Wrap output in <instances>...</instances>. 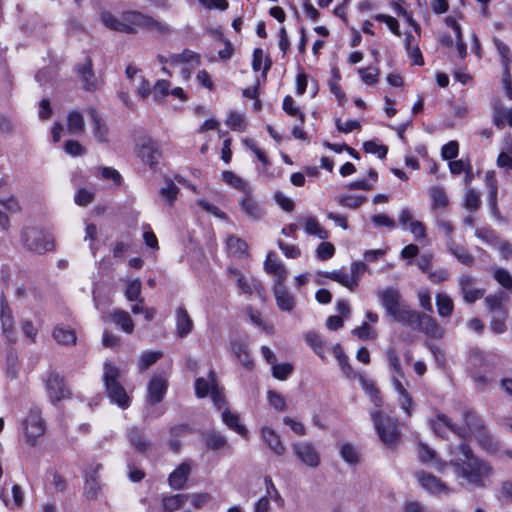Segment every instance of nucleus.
Instances as JSON below:
<instances>
[{
    "label": "nucleus",
    "mask_w": 512,
    "mask_h": 512,
    "mask_svg": "<svg viewBox=\"0 0 512 512\" xmlns=\"http://www.w3.org/2000/svg\"><path fill=\"white\" fill-rule=\"evenodd\" d=\"M454 477L462 487L482 488L493 474V468L488 462L474 455L470 446L461 443L455 449L448 446Z\"/></svg>",
    "instance_id": "obj_1"
},
{
    "label": "nucleus",
    "mask_w": 512,
    "mask_h": 512,
    "mask_svg": "<svg viewBox=\"0 0 512 512\" xmlns=\"http://www.w3.org/2000/svg\"><path fill=\"white\" fill-rule=\"evenodd\" d=\"M21 428L25 443L30 447L36 446L38 440L46 432V423L42 417V410L39 407L31 408L23 419Z\"/></svg>",
    "instance_id": "obj_2"
},
{
    "label": "nucleus",
    "mask_w": 512,
    "mask_h": 512,
    "mask_svg": "<svg viewBox=\"0 0 512 512\" xmlns=\"http://www.w3.org/2000/svg\"><path fill=\"white\" fill-rule=\"evenodd\" d=\"M120 377L119 369L109 362L104 364L103 379L106 386L107 394L112 402L116 403L122 408L129 406L130 398L125 389L119 384Z\"/></svg>",
    "instance_id": "obj_3"
},
{
    "label": "nucleus",
    "mask_w": 512,
    "mask_h": 512,
    "mask_svg": "<svg viewBox=\"0 0 512 512\" xmlns=\"http://www.w3.org/2000/svg\"><path fill=\"white\" fill-rule=\"evenodd\" d=\"M123 23L127 26L124 33H136L139 29H146L152 32L165 33L168 31L166 24L154 20L148 15L140 12L129 11L122 14Z\"/></svg>",
    "instance_id": "obj_4"
},
{
    "label": "nucleus",
    "mask_w": 512,
    "mask_h": 512,
    "mask_svg": "<svg viewBox=\"0 0 512 512\" xmlns=\"http://www.w3.org/2000/svg\"><path fill=\"white\" fill-rule=\"evenodd\" d=\"M371 416L382 442L387 446L394 445L400 437L396 421L388 415H383L378 410L372 411Z\"/></svg>",
    "instance_id": "obj_5"
},
{
    "label": "nucleus",
    "mask_w": 512,
    "mask_h": 512,
    "mask_svg": "<svg viewBox=\"0 0 512 512\" xmlns=\"http://www.w3.org/2000/svg\"><path fill=\"white\" fill-rule=\"evenodd\" d=\"M465 424L468 436L466 439L475 437L479 445L488 452L496 451V444L487 433L480 419L474 413L465 414Z\"/></svg>",
    "instance_id": "obj_6"
},
{
    "label": "nucleus",
    "mask_w": 512,
    "mask_h": 512,
    "mask_svg": "<svg viewBox=\"0 0 512 512\" xmlns=\"http://www.w3.org/2000/svg\"><path fill=\"white\" fill-rule=\"evenodd\" d=\"M25 246L38 254L51 251L54 248V241L51 235L36 228H27L22 234Z\"/></svg>",
    "instance_id": "obj_7"
},
{
    "label": "nucleus",
    "mask_w": 512,
    "mask_h": 512,
    "mask_svg": "<svg viewBox=\"0 0 512 512\" xmlns=\"http://www.w3.org/2000/svg\"><path fill=\"white\" fill-rule=\"evenodd\" d=\"M416 478L421 488L430 494L441 496L449 495L454 492L448 484L432 473L420 471L416 474Z\"/></svg>",
    "instance_id": "obj_8"
},
{
    "label": "nucleus",
    "mask_w": 512,
    "mask_h": 512,
    "mask_svg": "<svg viewBox=\"0 0 512 512\" xmlns=\"http://www.w3.org/2000/svg\"><path fill=\"white\" fill-rule=\"evenodd\" d=\"M292 449L296 457L303 464L311 468H316L320 464V455L316 448L307 441L294 443Z\"/></svg>",
    "instance_id": "obj_9"
},
{
    "label": "nucleus",
    "mask_w": 512,
    "mask_h": 512,
    "mask_svg": "<svg viewBox=\"0 0 512 512\" xmlns=\"http://www.w3.org/2000/svg\"><path fill=\"white\" fill-rule=\"evenodd\" d=\"M45 387L51 402L61 401L69 396V390L66 388L64 379L57 373L48 374Z\"/></svg>",
    "instance_id": "obj_10"
},
{
    "label": "nucleus",
    "mask_w": 512,
    "mask_h": 512,
    "mask_svg": "<svg viewBox=\"0 0 512 512\" xmlns=\"http://www.w3.org/2000/svg\"><path fill=\"white\" fill-rule=\"evenodd\" d=\"M238 203L242 213L250 221H259L265 215L264 208L252 195V190L240 197Z\"/></svg>",
    "instance_id": "obj_11"
},
{
    "label": "nucleus",
    "mask_w": 512,
    "mask_h": 512,
    "mask_svg": "<svg viewBox=\"0 0 512 512\" xmlns=\"http://www.w3.org/2000/svg\"><path fill=\"white\" fill-rule=\"evenodd\" d=\"M431 427L433 431L441 436L446 437L448 432H454L462 439H466L468 436L466 428L457 427L449 417L444 414H438L436 419L431 421Z\"/></svg>",
    "instance_id": "obj_12"
},
{
    "label": "nucleus",
    "mask_w": 512,
    "mask_h": 512,
    "mask_svg": "<svg viewBox=\"0 0 512 512\" xmlns=\"http://www.w3.org/2000/svg\"><path fill=\"white\" fill-rule=\"evenodd\" d=\"M380 304L385 308L387 314L391 316L404 303L399 290L394 287L379 289L376 292Z\"/></svg>",
    "instance_id": "obj_13"
},
{
    "label": "nucleus",
    "mask_w": 512,
    "mask_h": 512,
    "mask_svg": "<svg viewBox=\"0 0 512 512\" xmlns=\"http://www.w3.org/2000/svg\"><path fill=\"white\" fill-rule=\"evenodd\" d=\"M418 457L422 463L428 464L440 474H444L449 467V462L440 459L433 449L423 443L418 446Z\"/></svg>",
    "instance_id": "obj_14"
},
{
    "label": "nucleus",
    "mask_w": 512,
    "mask_h": 512,
    "mask_svg": "<svg viewBox=\"0 0 512 512\" xmlns=\"http://www.w3.org/2000/svg\"><path fill=\"white\" fill-rule=\"evenodd\" d=\"M138 156L145 164L154 166L161 157V151L155 141L146 138L142 140L138 148Z\"/></svg>",
    "instance_id": "obj_15"
},
{
    "label": "nucleus",
    "mask_w": 512,
    "mask_h": 512,
    "mask_svg": "<svg viewBox=\"0 0 512 512\" xmlns=\"http://www.w3.org/2000/svg\"><path fill=\"white\" fill-rule=\"evenodd\" d=\"M475 279L470 275H463L459 279V286L464 300L467 303H473L484 295V290L474 288Z\"/></svg>",
    "instance_id": "obj_16"
},
{
    "label": "nucleus",
    "mask_w": 512,
    "mask_h": 512,
    "mask_svg": "<svg viewBox=\"0 0 512 512\" xmlns=\"http://www.w3.org/2000/svg\"><path fill=\"white\" fill-rule=\"evenodd\" d=\"M265 271L275 277V284H284L288 272L284 264L278 261L273 253H268L264 262Z\"/></svg>",
    "instance_id": "obj_17"
},
{
    "label": "nucleus",
    "mask_w": 512,
    "mask_h": 512,
    "mask_svg": "<svg viewBox=\"0 0 512 512\" xmlns=\"http://www.w3.org/2000/svg\"><path fill=\"white\" fill-rule=\"evenodd\" d=\"M416 327L431 338L440 339L444 334L437 321L429 315L421 314Z\"/></svg>",
    "instance_id": "obj_18"
},
{
    "label": "nucleus",
    "mask_w": 512,
    "mask_h": 512,
    "mask_svg": "<svg viewBox=\"0 0 512 512\" xmlns=\"http://www.w3.org/2000/svg\"><path fill=\"white\" fill-rule=\"evenodd\" d=\"M261 437L270 450L278 456L286 452V447L281 441L280 435L270 427H262Z\"/></svg>",
    "instance_id": "obj_19"
},
{
    "label": "nucleus",
    "mask_w": 512,
    "mask_h": 512,
    "mask_svg": "<svg viewBox=\"0 0 512 512\" xmlns=\"http://www.w3.org/2000/svg\"><path fill=\"white\" fill-rule=\"evenodd\" d=\"M228 273L229 276L235 281L242 293L251 295L254 290H258L261 287L259 283L254 281L252 278H249L237 269L230 268Z\"/></svg>",
    "instance_id": "obj_20"
},
{
    "label": "nucleus",
    "mask_w": 512,
    "mask_h": 512,
    "mask_svg": "<svg viewBox=\"0 0 512 512\" xmlns=\"http://www.w3.org/2000/svg\"><path fill=\"white\" fill-rule=\"evenodd\" d=\"M191 472V464L189 462H183L170 473L168 482L172 489H182Z\"/></svg>",
    "instance_id": "obj_21"
},
{
    "label": "nucleus",
    "mask_w": 512,
    "mask_h": 512,
    "mask_svg": "<svg viewBox=\"0 0 512 512\" xmlns=\"http://www.w3.org/2000/svg\"><path fill=\"white\" fill-rule=\"evenodd\" d=\"M167 391V381L160 376L153 377L148 385V400L151 404L159 403Z\"/></svg>",
    "instance_id": "obj_22"
},
{
    "label": "nucleus",
    "mask_w": 512,
    "mask_h": 512,
    "mask_svg": "<svg viewBox=\"0 0 512 512\" xmlns=\"http://www.w3.org/2000/svg\"><path fill=\"white\" fill-rule=\"evenodd\" d=\"M274 295L277 306L282 311H292L295 307L294 296L284 287L283 284H275Z\"/></svg>",
    "instance_id": "obj_23"
},
{
    "label": "nucleus",
    "mask_w": 512,
    "mask_h": 512,
    "mask_svg": "<svg viewBox=\"0 0 512 512\" xmlns=\"http://www.w3.org/2000/svg\"><path fill=\"white\" fill-rule=\"evenodd\" d=\"M420 315L421 314L419 312L411 310L405 303H403L395 313L391 315V317L403 325L416 327Z\"/></svg>",
    "instance_id": "obj_24"
},
{
    "label": "nucleus",
    "mask_w": 512,
    "mask_h": 512,
    "mask_svg": "<svg viewBox=\"0 0 512 512\" xmlns=\"http://www.w3.org/2000/svg\"><path fill=\"white\" fill-rule=\"evenodd\" d=\"M299 221L308 235L315 236L320 240L328 238V232L321 226L316 217L305 216L301 217Z\"/></svg>",
    "instance_id": "obj_25"
},
{
    "label": "nucleus",
    "mask_w": 512,
    "mask_h": 512,
    "mask_svg": "<svg viewBox=\"0 0 512 512\" xmlns=\"http://www.w3.org/2000/svg\"><path fill=\"white\" fill-rule=\"evenodd\" d=\"M109 318L116 326H118L125 333H133L134 322L127 311L115 309L113 312L110 313Z\"/></svg>",
    "instance_id": "obj_26"
},
{
    "label": "nucleus",
    "mask_w": 512,
    "mask_h": 512,
    "mask_svg": "<svg viewBox=\"0 0 512 512\" xmlns=\"http://www.w3.org/2000/svg\"><path fill=\"white\" fill-rule=\"evenodd\" d=\"M406 385H408V382L396 383V388L394 390L397 393V401H398L401 409L408 416H411L413 408H414V401H413L412 395L407 390Z\"/></svg>",
    "instance_id": "obj_27"
},
{
    "label": "nucleus",
    "mask_w": 512,
    "mask_h": 512,
    "mask_svg": "<svg viewBox=\"0 0 512 512\" xmlns=\"http://www.w3.org/2000/svg\"><path fill=\"white\" fill-rule=\"evenodd\" d=\"M177 335L181 338L187 336L193 329V321L186 309L179 307L176 310Z\"/></svg>",
    "instance_id": "obj_28"
},
{
    "label": "nucleus",
    "mask_w": 512,
    "mask_h": 512,
    "mask_svg": "<svg viewBox=\"0 0 512 512\" xmlns=\"http://www.w3.org/2000/svg\"><path fill=\"white\" fill-rule=\"evenodd\" d=\"M88 114L92 119V129L95 138L99 142L108 141V128L103 119L98 115L95 109L90 108Z\"/></svg>",
    "instance_id": "obj_29"
},
{
    "label": "nucleus",
    "mask_w": 512,
    "mask_h": 512,
    "mask_svg": "<svg viewBox=\"0 0 512 512\" xmlns=\"http://www.w3.org/2000/svg\"><path fill=\"white\" fill-rule=\"evenodd\" d=\"M53 338L61 345H74L77 339L75 331L63 324H59L54 328Z\"/></svg>",
    "instance_id": "obj_30"
},
{
    "label": "nucleus",
    "mask_w": 512,
    "mask_h": 512,
    "mask_svg": "<svg viewBox=\"0 0 512 512\" xmlns=\"http://www.w3.org/2000/svg\"><path fill=\"white\" fill-rule=\"evenodd\" d=\"M0 320L3 332L10 338L14 328V319L12 310L5 299H2L0 303Z\"/></svg>",
    "instance_id": "obj_31"
},
{
    "label": "nucleus",
    "mask_w": 512,
    "mask_h": 512,
    "mask_svg": "<svg viewBox=\"0 0 512 512\" xmlns=\"http://www.w3.org/2000/svg\"><path fill=\"white\" fill-rule=\"evenodd\" d=\"M188 502V494H174L162 498V507L165 512H175Z\"/></svg>",
    "instance_id": "obj_32"
},
{
    "label": "nucleus",
    "mask_w": 512,
    "mask_h": 512,
    "mask_svg": "<svg viewBox=\"0 0 512 512\" xmlns=\"http://www.w3.org/2000/svg\"><path fill=\"white\" fill-rule=\"evenodd\" d=\"M222 179L226 184L243 192L244 194L252 190L250 185L245 180H243L232 171H224L222 173Z\"/></svg>",
    "instance_id": "obj_33"
},
{
    "label": "nucleus",
    "mask_w": 512,
    "mask_h": 512,
    "mask_svg": "<svg viewBox=\"0 0 512 512\" xmlns=\"http://www.w3.org/2000/svg\"><path fill=\"white\" fill-rule=\"evenodd\" d=\"M231 350L244 367L252 369L253 361L245 344L239 341H234L231 343Z\"/></svg>",
    "instance_id": "obj_34"
},
{
    "label": "nucleus",
    "mask_w": 512,
    "mask_h": 512,
    "mask_svg": "<svg viewBox=\"0 0 512 512\" xmlns=\"http://www.w3.org/2000/svg\"><path fill=\"white\" fill-rule=\"evenodd\" d=\"M429 195L432 201V208L434 210L442 209L449 205V199L444 188L433 186L429 189Z\"/></svg>",
    "instance_id": "obj_35"
},
{
    "label": "nucleus",
    "mask_w": 512,
    "mask_h": 512,
    "mask_svg": "<svg viewBox=\"0 0 512 512\" xmlns=\"http://www.w3.org/2000/svg\"><path fill=\"white\" fill-rule=\"evenodd\" d=\"M437 312L440 317H450L454 310L452 299L444 293H439L436 296Z\"/></svg>",
    "instance_id": "obj_36"
},
{
    "label": "nucleus",
    "mask_w": 512,
    "mask_h": 512,
    "mask_svg": "<svg viewBox=\"0 0 512 512\" xmlns=\"http://www.w3.org/2000/svg\"><path fill=\"white\" fill-rule=\"evenodd\" d=\"M493 123L499 129H502L506 124L512 126V108L505 109L500 106H495L493 111Z\"/></svg>",
    "instance_id": "obj_37"
},
{
    "label": "nucleus",
    "mask_w": 512,
    "mask_h": 512,
    "mask_svg": "<svg viewBox=\"0 0 512 512\" xmlns=\"http://www.w3.org/2000/svg\"><path fill=\"white\" fill-rule=\"evenodd\" d=\"M319 275H322L330 280L338 282L342 286H344L350 290H353L354 281L351 278H349L348 274L345 273L343 270L319 272Z\"/></svg>",
    "instance_id": "obj_38"
},
{
    "label": "nucleus",
    "mask_w": 512,
    "mask_h": 512,
    "mask_svg": "<svg viewBox=\"0 0 512 512\" xmlns=\"http://www.w3.org/2000/svg\"><path fill=\"white\" fill-rule=\"evenodd\" d=\"M222 420L230 429L234 430L236 433L242 436L246 434V429L240 423L239 416L237 414H234L228 409H225L222 412Z\"/></svg>",
    "instance_id": "obj_39"
},
{
    "label": "nucleus",
    "mask_w": 512,
    "mask_h": 512,
    "mask_svg": "<svg viewBox=\"0 0 512 512\" xmlns=\"http://www.w3.org/2000/svg\"><path fill=\"white\" fill-rule=\"evenodd\" d=\"M102 23L105 27L124 33V30H127V26L124 25L122 15L120 17H116L109 12H103L101 15Z\"/></svg>",
    "instance_id": "obj_40"
},
{
    "label": "nucleus",
    "mask_w": 512,
    "mask_h": 512,
    "mask_svg": "<svg viewBox=\"0 0 512 512\" xmlns=\"http://www.w3.org/2000/svg\"><path fill=\"white\" fill-rule=\"evenodd\" d=\"M170 61L173 65L187 63L192 66H197L200 63L199 55L190 50H185L181 54L172 55Z\"/></svg>",
    "instance_id": "obj_41"
},
{
    "label": "nucleus",
    "mask_w": 512,
    "mask_h": 512,
    "mask_svg": "<svg viewBox=\"0 0 512 512\" xmlns=\"http://www.w3.org/2000/svg\"><path fill=\"white\" fill-rule=\"evenodd\" d=\"M67 126L72 134L82 133L85 127L83 116L78 111L70 112L67 118Z\"/></svg>",
    "instance_id": "obj_42"
},
{
    "label": "nucleus",
    "mask_w": 512,
    "mask_h": 512,
    "mask_svg": "<svg viewBox=\"0 0 512 512\" xmlns=\"http://www.w3.org/2000/svg\"><path fill=\"white\" fill-rule=\"evenodd\" d=\"M493 43L501 58L504 70L509 69V66L512 63V53L510 48L498 38H494Z\"/></svg>",
    "instance_id": "obj_43"
},
{
    "label": "nucleus",
    "mask_w": 512,
    "mask_h": 512,
    "mask_svg": "<svg viewBox=\"0 0 512 512\" xmlns=\"http://www.w3.org/2000/svg\"><path fill=\"white\" fill-rule=\"evenodd\" d=\"M179 189L172 181H167L165 186L160 190V196L162 197L165 205L172 206L175 202Z\"/></svg>",
    "instance_id": "obj_44"
},
{
    "label": "nucleus",
    "mask_w": 512,
    "mask_h": 512,
    "mask_svg": "<svg viewBox=\"0 0 512 512\" xmlns=\"http://www.w3.org/2000/svg\"><path fill=\"white\" fill-rule=\"evenodd\" d=\"M142 284L139 279L129 281L125 291V296L129 301H138L143 303L144 299L141 297Z\"/></svg>",
    "instance_id": "obj_45"
},
{
    "label": "nucleus",
    "mask_w": 512,
    "mask_h": 512,
    "mask_svg": "<svg viewBox=\"0 0 512 512\" xmlns=\"http://www.w3.org/2000/svg\"><path fill=\"white\" fill-rule=\"evenodd\" d=\"M215 380L213 375L210 374V379L198 378L195 381V392L197 397L203 398L206 397L213 387L215 386Z\"/></svg>",
    "instance_id": "obj_46"
},
{
    "label": "nucleus",
    "mask_w": 512,
    "mask_h": 512,
    "mask_svg": "<svg viewBox=\"0 0 512 512\" xmlns=\"http://www.w3.org/2000/svg\"><path fill=\"white\" fill-rule=\"evenodd\" d=\"M305 341L319 357L324 358V342L317 333L307 332Z\"/></svg>",
    "instance_id": "obj_47"
},
{
    "label": "nucleus",
    "mask_w": 512,
    "mask_h": 512,
    "mask_svg": "<svg viewBox=\"0 0 512 512\" xmlns=\"http://www.w3.org/2000/svg\"><path fill=\"white\" fill-rule=\"evenodd\" d=\"M447 246L449 251L458 259L459 262L465 265L473 263V257L463 248L458 247L454 241H448Z\"/></svg>",
    "instance_id": "obj_48"
},
{
    "label": "nucleus",
    "mask_w": 512,
    "mask_h": 512,
    "mask_svg": "<svg viewBox=\"0 0 512 512\" xmlns=\"http://www.w3.org/2000/svg\"><path fill=\"white\" fill-rule=\"evenodd\" d=\"M506 301V295L503 292H498L494 295H489L485 298V304L491 312L504 311L503 304Z\"/></svg>",
    "instance_id": "obj_49"
},
{
    "label": "nucleus",
    "mask_w": 512,
    "mask_h": 512,
    "mask_svg": "<svg viewBox=\"0 0 512 512\" xmlns=\"http://www.w3.org/2000/svg\"><path fill=\"white\" fill-rule=\"evenodd\" d=\"M80 77L86 89L91 90L96 86V78L92 71L91 62L88 61L79 70Z\"/></svg>",
    "instance_id": "obj_50"
},
{
    "label": "nucleus",
    "mask_w": 512,
    "mask_h": 512,
    "mask_svg": "<svg viewBox=\"0 0 512 512\" xmlns=\"http://www.w3.org/2000/svg\"><path fill=\"white\" fill-rule=\"evenodd\" d=\"M506 151H502L497 157V166L502 169H506L507 171L512 170V156L510 153L512 152V142L507 140L505 148Z\"/></svg>",
    "instance_id": "obj_51"
},
{
    "label": "nucleus",
    "mask_w": 512,
    "mask_h": 512,
    "mask_svg": "<svg viewBox=\"0 0 512 512\" xmlns=\"http://www.w3.org/2000/svg\"><path fill=\"white\" fill-rule=\"evenodd\" d=\"M340 73L337 69H332V77L329 81L330 91L336 96L338 102L340 104L343 103L345 99V94L340 86Z\"/></svg>",
    "instance_id": "obj_52"
},
{
    "label": "nucleus",
    "mask_w": 512,
    "mask_h": 512,
    "mask_svg": "<svg viewBox=\"0 0 512 512\" xmlns=\"http://www.w3.org/2000/svg\"><path fill=\"white\" fill-rule=\"evenodd\" d=\"M366 200L367 198L361 195H341L338 197V203L341 206L351 209L360 207L364 202H366Z\"/></svg>",
    "instance_id": "obj_53"
},
{
    "label": "nucleus",
    "mask_w": 512,
    "mask_h": 512,
    "mask_svg": "<svg viewBox=\"0 0 512 512\" xmlns=\"http://www.w3.org/2000/svg\"><path fill=\"white\" fill-rule=\"evenodd\" d=\"M342 459L350 465H355L359 461L357 449L351 444H343L340 448Z\"/></svg>",
    "instance_id": "obj_54"
},
{
    "label": "nucleus",
    "mask_w": 512,
    "mask_h": 512,
    "mask_svg": "<svg viewBox=\"0 0 512 512\" xmlns=\"http://www.w3.org/2000/svg\"><path fill=\"white\" fill-rule=\"evenodd\" d=\"M360 383L362 388L365 390L370 399L375 403V405L380 406L381 397L379 396V391L375 387L374 383L363 377L360 378Z\"/></svg>",
    "instance_id": "obj_55"
},
{
    "label": "nucleus",
    "mask_w": 512,
    "mask_h": 512,
    "mask_svg": "<svg viewBox=\"0 0 512 512\" xmlns=\"http://www.w3.org/2000/svg\"><path fill=\"white\" fill-rule=\"evenodd\" d=\"M170 82L167 80H158L153 86V97L156 101H161L169 95Z\"/></svg>",
    "instance_id": "obj_56"
},
{
    "label": "nucleus",
    "mask_w": 512,
    "mask_h": 512,
    "mask_svg": "<svg viewBox=\"0 0 512 512\" xmlns=\"http://www.w3.org/2000/svg\"><path fill=\"white\" fill-rule=\"evenodd\" d=\"M271 367L273 376L279 380H285L293 371V367L289 363L277 364L275 361Z\"/></svg>",
    "instance_id": "obj_57"
},
{
    "label": "nucleus",
    "mask_w": 512,
    "mask_h": 512,
    "mask_svg": "<svg viewBox=\"0 0 512 512\" xmlns=\"http://www.w3.org/2000/svg\"><path fill=\"white\" fill-rule=\"evenodd\" d=\"M367 270V265L363 262H353L350 267V274L348 277L351 278L353 283V289L358 286L360 279L362 278L364 272Z\"/></svg>",
    "instance_id": "obj_58"
},
{
    "label": "nucleus",
    "mask_w": 512,
    "mask_h": 512,
    "mask_svg": "<svg viewBox=\"0 0 512 512\" xmlns=\"http://www.w3.org/2000/svg\"><path fill=\"white\" fill-rule=\"evenodd\" d=\"M211 499H212L211 494H209L207 492L188 494V501H190L191 504L196 509L203 508L211 501Z\"/></svg>",
    "instance_id": "obj_59"
},
{
    "label": "nucleus",
    "mask_w": 512,
    "mask_h": 512,
    "mask_svg": "<svg viewBox=\"0 0 512 512\" xmlns=\"http://www.w3.org/2000/svg\"><path fill=\"white\" fill-rule=\"evenodd\" d=\"M226 244L229 251L235 254H243L247 250V244L236 236H229L226 240Z\"/></svg>",
    "instance_id": "obj_60"
},
{
    "label": "nucleus",
    "mask_w": 512,
    "mask_h": 512,
    "mask_svg": "<svg viewBox=\"0 0 512 512\" xmlns=\"http://www.w3.org/2000/svg\"><path fill=\"white\" fill-rule=\"evenodd\" d=\"M205 441L207 447L212 450L221 449L227 443L226 439L219 433H208L205 437Z\"/></svg>",
    "instance_id": "obj_61"
},
{
    "label": "nucleus",
    "mask_w": 512,
    "mask_h": 512,
    "mask_svg": "<svg viewBox=\"0 0 512 512\" xmlns=\"http://www.w3.org/2000/svg\"><path fill=\"white\" fill-rule=\"evenodd\" d=\"M465 207L469 210H476L481 204L480 194L473 190L467 189L464 199Z\"/></svg>",
    "instance_id": "obj_62"
},
{
    "label": "nucleus",
    "mask_w": 512,
    "mask_h": 512,
    "mask_svg": "<svg viewBox=\"0 0 512 512\" xmlns=\"http://www.w3.org/2000/svg\"><path fill=\"white\" fill-rule=\"evenodd\" d=\"M362 81L367 85H373L378 82L379 71L374 67H367L359 70Z\"/></svg>",
    "instance_id": "obj_63"
},
{
    "label": "nucleus",
    "mask_w": 512,
    "mask_h": 512,
    "mask_svg": "<svg viewBox=\"0 0 512 512\" xmlns=\"http://www.w3.org/2000/svg\"><path fill=\"white\" fill-rule=\"evenodd\" d=\"M335 254V247L330 242H322L318 245L316 249V256L320 260H328L332 258Z\"/></svg>",
    "instance_id": "obj_64"
}]
</instances>
